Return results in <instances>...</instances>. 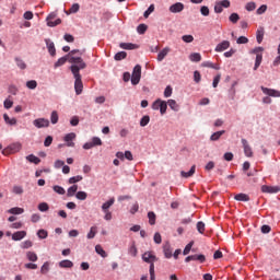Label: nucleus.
I'll use <instances>...</instances> for the list:
<instances>
[{"label": "nucleus", "instance_id": "f257e3e1", "mask_svg": "<svg viewBox=\"0 0 280 280\" xmlns=\"http://www.w3.org/2000/svg\"><path fill=\"white\" fill-rule=\"evenodd\" d=\"M79 54V56H78ZM82 51L74 49L69 52V62L71 65L70 69L71 71H82L83 69H86V62L82 59Z\"/></svg>", "mask_w": 280, "mask_h": 280}, {"label": "nucleus", "instance_id": "f03ea898", "mask_svg": "<svg viewBox=\"0 0 280 280\" xmlns=\"http://www.w3.org/2000/svg\"><path fill=\"white\" fill-rule=\"evenodd\" d=\"M142 260L145 264H150V267H149L150 279L156 280V276L154 273V261H159V258L154 254H152V252H145L144 254H142Z\"/></svg>", "mask_w": 280, "mask_h": 280}, {"label": "nucleus", "instance_id": "7ed1b4c3", "mask_svg": "<svg viewBox=\"0 0 280 280\" xmlns=\"http://www.w3.org/2000/svg\"><path fill=\"white\" fill-rule=\"evenodd\" d=\"M122 80L124 82H130L131 80V84H133V86H137V84L141 82V71H132V73L125 72L122 74Z\"/></svg>", "mask_w": 280, "mask_h": 280}, {"label": "nucleus", "instance_id": "20e7f679", "mask_svg": "<svg viewBox=\"0 0 280 280\" xmlns=\"http://www.w3.org/2000/svg\"><path fill=\"white\" fill-rule=\"evenodd\" d=\"M74 78V91L77 95H81L84 89V84L82 83V74L80 71H72Z\"/></svg>", "mask_w": 280, "mask_h": 280}, {"label": "nucleus", "instance_id": "39448f33", "mask_svg": "<svg viewBox=\"0 0 280 280\" xmlns=\"http://www.w3.org/2000/svg\"><path fill=\"white\" fill-rule=\"evenodd\" d=\"M250 54H254L256 56L254 71H257V69H259V66L261 65V60H264V47H256L250 50Z\"/></svg>", "mask_w": 280, "mask_h": 280}, {"label": "nucleus", "instance_id": "423d86ee", "mask_svg": "<svg viewBox=\"0 0 280 280\" xmlns=\"http://www.w3.org/2000/svg\"><path fill=\"white\" fill-rule=\"evenodd\" d=\"M20 151H21V143H13L7 147L5 149H3L2 154L4 156H8L9 154H14Z\"/></svg>", "mask_w": 280, "mask_h": 280}, {"label": "nucleus", "instance_id": "0eeeda50", "mask_svg": "<svg viewBox=\"0 0 280 280\" xmlns=\"http://www.w3.org/2000/svg\"><path fill=\"white\" fill-rule=\"evenodd\" d=\"M186 264H189V261H200V264H205V261H207V257H205V255L202 254H195V255H190L187 256L185 258Z\"/></svg>", "mask_w": 280, "mask_h": 280}, {"label": "nucleus", "instance_id": "6e6552de", "mask_svg": "<svg viewBox=\"0 0 280 280\" xmlns=\"http://www.w3.org/2000/svg\"><path fill=\"white\" fill-rule=\"evenodd\" d=\"M57 14L55 12L50 13L46 21H47V25L48 27H56V25H60V23H62V20L57 19L56 21H54V19H56Z\"/></svg>", "mask_w": 280, "mask_h": 280}, {"label": "nucleus", "instance_id": "1a4fd4ad", "mask_svg": "<svg viewBox=\"0 0 280 280\" xmlns=\"http://www.w3.org/2000/svg\"><path fill=\"white\" fill-rule=\"evenodd\" d=\"M74 139L75 132H70L65 136L63 141H66L67 148H75V142H73Z\"/></svg>", "mask_w": 280, "mask_h": 280}, {"label": "nucleus", "instance_id": "9d476101", "mask_svg": "<svg viewBox=\"0 0 280 280\" xmlns=\"http://www.w3.org/2000/svg\"><path fill=\"white\" fill-rule=\"evenodd\" d=\"M261 191H262V194H279L280 186L262 185L261 186Z\"/></svg>", "mask_w": 280, "mask_h": 280}, {"label": "nucleus", "instance_id": "9b49d317", "mask_svg": "<svg viewBox=\"0 0 280 280\" xmlns=\"http://www.w3.org/2000/svg\"><path fill=\"white\" fill-rule=\"evenodd\" d=\"M35 128H49V119L37 118L33 121Z\"/></svg>", "mask_w": 280, "mask_h": 280}, {"label": "nucleus", "instance_id": "f8f14e48", "mask_svg": "<svg viewBox=\"0 0 280 280\" xmlns=\"http://www.w3.org/2000/svg\"><path fill=\"white\" fill-rule=\"evenodd\" d=\"M45 43L49 55L54 58V56H56V44H54V42L49 38H46Z\"/></svg>", "mask_w": 280, "mask_h": 280}, {"label": "nucleus", "instance_id": "ddd939ff", "mask_svg": "<svg viewBox=\"0 0 280 280\" xmlns=\"http://www.w3.org/2000/svg\"><path fill=\"white\" fill-rule=\"evenodd\" d=\"M183 10H185V4H183V2H176L170 7V12L173 14H178V12H183Z\"/></svg>", "mask_w": 280, "mask_h": 280}, {"label": "nucleus", "instance_id": "4468645a", "mask_svg": "<svg viewBox=\"0 0 280 280\" xmlns=\"http://www.w3.org/2000/svg\"><path fill=\"white\" fill-rule=\"evenodd\" d=\"M229 47H231V42L229 40H223L220 44L217 45V47L214 48V50L217 52H221V51H226V49H229Z\"/></svg>", "mask_w": 280, "mask_h": 280}, {"label": "nucleus", "instance_id": "2eb2a0df", "mask_svg": "<svg viewBox=\"0 0 280 280\" xmlns=\"http://www.w3.org/2000/svg\"><path fill=\"white\" fill-rule=\"evenodd\" d=\"M261 91L265 93V95H269V97H280V92L277 90L261 86Z\"/></svg>", "mask_w": 280, "mask_h": 280}, {"label": "nucleus", "instance_id": "dca6fc26", "mask_svg": "<svg viewBox=\"0 0 280 280\" xmlns=\"http://www.w3.org/2000/svg\"><path fill=\"white\" fill-rule=\"evenodd\" d=\"M243 148H244V154L248 158L253 156V149L248 144V141L246 139H242Z\"/></svg>", "mask_w": 280, "mask_h": 280}, {"label": "nucleus", "instance_id": "f3484780", "mask_svg": "<svg viewBox=\"0 0 280 280\" xmlns=\"http://www.w3.org/2000/svg\"><path fill=\"white\" fill-rule=\"evenodd\" d=\"M264 34H266V32L264 31V26H259L256 32V40L258 45H261V43H264Z\"/></svg>", "mask_w": 280, "mask_h": 280}, {"label": "nucleus", "instance_id": "a211bd4d", "mask_svg": "<svg viewBox=\"0 0 280 280\" xmlns=\"http://www.w3.org/2000/svg\"><path fill=\"white\" fill-rule=\"evenodd\" d=\"M119 47L126 50L139 49V45L132 43H120Z\"/></svg>", "mask_w": 280, "mask_h": 280}, {"label": "nucleus", "instance_id": "6ab92c4d", "mask_svg": "<svg viewBox=\"0 0 280 280\" xmlns=\"http://www.w3.org/2000/svg\"><path fill=\"white\" fill-rule=\"evenodd\" d=\"M25 235H27V232L18 231L12 234V240H13V242H21V240H23V237H25Z\"/></svg>", "mask_w": 280, "mask_h": 280}, {"label": "nucleus", "instance_id": "aec40b11", "mask_svg": "<svg viewBox=\"0 0 280 280\" xmlns=\"http://www.w3.org/2000/svg\"><path fill=\"white\" fill-rule=\"evenodd\" d=\"M163 253L166 259H170L172 257V246L170 245V242H166L163 245Z\"/></svg>", "mask_w": 280, "mask_h": 280}, {"label": "nucleus", "instance_id": "412c9836", "mask_svg": "<svg viewBox=\"0 0 280 280\" xmlns=\"http://www.w3.org/2000/svg\"><path fill=\"white\" fill-rule=\"evenodd\" d=\"M194 174H196V165H192L190 167L189 172H185V171L180 172V176L183 178H191V176H194Z\"/></svg>", "mask_w": 280, "mask_h": 280}, {"label": "nucleus", "instance_id": "4be33fe9", "mask_svg": "<svg viewBox=\"0 0 280 280\" xmlns=\"http://www.w3.org/2000/svg\"><path fill=\"white\" fill-rule=\"evenodd\" d=\"M234 200H237L238 202H248L250 200V197L248 195L241 192L234 196Z\"/></svg>", "mask_w": 280, "mask_h": 280}, {"label": "nucleus", "instance_id": "5701e85b", "mask_svg": "<svg viewBox=\"0 0 280 280\" xmlns=\"http://www.w3.org/2000/svg\"><path fill=\"white\" fill-rule=\"evenodd\" d=\"M69 52L66 55V56H63V57H61V58H59L56 62H55V69H58V67H62V65H65L67 61L69 62Z\"/></svg>", "mask_w": 280, "mask_h": 280}, {"label": "nucleus", "instance_id": "b1692460", "mask_svg": "<svg viewBox=\"0 0 280 280\" xmlns=\"http://www.w3.org/2000/svg\"><path fill=\"white\" fill-rule=\"evenodd\" d=\"M170 51H171L170 47L163 48V49L159 52V55H158V60H159V62H161V61L165 58V56H167V54H170Z\"/></svg>", "mask_w": 280, "mask_h": 280}, {"label": "nucleus", "instance_id": "393cba45", "mask_svg": "<svg viewBox=\"0 0 280 280\" xmlns=\"http://www.w3.org/2000/svg\"><path fill=\"white\" fill-rule=\"evenodd\" d=\"M225 130L215 131L210 136V141H220V137H222V135H225Z\"/></svg>", "mask_w": 280, "mask_h": 280}, {"label": "nucleus", "instance_id": "a878e982", "mask_svg": "<svg viewBox=\"0 0 280 280\" xmlns=\"http://www.w3.org/2000/svg\"><path fill=\"white\" fill-rule=\"evenodd\" d=\"M3 119L8 126H16V118H10L8 114H3Z\"/></svg>", "mask_w": 280, "mask_h": 280}, {"label": "nucleus", "instance_id": "bb28decb", "mask_svg": "<svg viewBox=\"0 0 280 280\" xmlns=\"http://www.w3.org/2000/svg\"><path fill=\"white\" fill-rule=\"evenodd\" d=\"M202 67H207V69H214L215 71H219V69H220V65L219 63H213L211 61L203 62Z\"/></svg>", "mask_w": 280, "mask_h": 280}, {"label": "nucleus", "instance_id": "cd10ccee", "mask_svg": "<svg viewBox=\"0 0 280 280\" xmlns=\"http://www.w3.org/2000/svg\"><path fill=\"white\" fill-rule=\"evenodd\" d=\"M24 209L23 208H19V207H15V208H11L8 210V213H11L12 215H21V213H24Z\"/></svg>", "mask_w": 280, "mask_h": 280}, {"label": "nucleus", "instance_id": "c85d7f7f", "mask_svg": "<svg viewBox=\"0 0 280 280\" xmlns=\"http://www.w3.org/2000/svg\"><path fill=\"white\" fill-rule=\"evenodd\" d=\"M115 205V198H110L108 201L102 205V211H109L108 209Z\"/></svg>", "mask_w": 280, "mask_h": 280}, {"label": "nucleus", "instance_id": "c756f323", "mask_svg": "<svg viewBox=\"0 0 280 280\" xmlns=\"http://www.w3.org/2000/svg\"><path fill=\"white\" fill-rule=\"evenodd\" d=\"M26 161H28V163H34V165H38V163H40L39 158L34 154L27 155Z\"/></svg>", "mask_w": 280, "mask_h": 280}, {"label": "nucleus", "instance_id": "7c9ffc66", "mask_svg": "<svg viewBox=\"0 0 280 280\" xmlns=\"http://www.w3.org/2000/svg\"><path fill=\"white\" fill-rule=\"evenodd\" d=\"M95 253H97V255H101V257H103V258L108 257V254H106V250H104L102 245H96L95 246Z\"/></svg>", "mask_w": 280, "mask_h": 280}, {"label": "nucleus", "instance_id": "2f4dec72", "mask_svg": "<svg viewBox=\"0 0 280 280\" xmlns=\"http://www.w3.org/2000/svg\"><path fill=\"white\" fill-rule=\"evenodd\" d=\"M78 191V185H72L68 188L67 196L68 198H72V196H75V192Z\"/></svg>", "mask_w": 280, "mask_h": 280}, {"label": "nucleus", "instance_id": "473e14b6", "mask_svg": "<svg viewBox=\"0 0 280 280\" xmlns=\"http://www.w3.org/2000/svg\"><path fill=\"white\" fill-rule=\"evenodd\" d=\"M148 218H149V224H151V226H154V224H156V214L150 211L148 212Z\"/></svg>", "mask_w": 280, "mask_h": 280}, {"label": "nucleus", "instance_id": "72a5a7b5", "mask_svg": "<svg viewBox=\"0 0 280 280\" xmlns=\"http://www.w3.org/2000/svg\"><path fill=\"white\" fill-rule=\"evenodd\" d=\"M159 106L161 115H165V113H167V102L160 100Z\"/></svg>", "mask_w": 280, "mask_h": 280}, {"label": "nucleus", "instance_id": "f704fd0d", "mask_svg": "<svg viewBox=\"0 0 280 280\" xmlns=\"http://www.w3.org/2000/svg\"><path fill=\"white\" fill-rule=\"evenodd\" d=\"M189 59L191 60V62H200V60H202V56H200L199 52H192L189 56Z\"/></svg>", "mask_w": 280, "mask_h": 280}, {"label": "nucleus", "instance_id": "c9c22d12", "mask_svg": "<svg viewBox=\"0 0 280 280\" xmlns=\"http://www.w3.org/2000/svg\"><path fill=\"white\" fill-rule=\"evenodd\" d=\"M60 268H73V261L71 260H61L59 262Z\"/></svg>", "mask_w": 280, "mask_h": 280}, {"label": "nucleus", "instance_id": "e433bc0d", "mask_svg": "<svg viewBox=\"0 0 280 280\" xmlns=\"http://www.w3.org/2000/svg\"><path fill=\"white\" fill-rule=\"evenodd\" d=\"M26 257L28 261H38V255H36L34 252H27Z\"/></svg>", "mask_w": 280, "mask_h": 280}, {"label": "nucleus", "instance_id": "4c0bfd02", "mask_svg": "<svg viewBox=\"0 0 280 280\" xmlns=\"http://www.w3.org/2000/svg\"><path fill=\"white\" fill-rule=\"evenodd\" d=\"M82 179H83L82 175H77V176L70 177L68 183L69 185H75V183H80V180Z\"/></svg>", "mask_w": 280, "mask_h": 280}, {"label": "nucleus", "instance_id": "58836bf2", "mask_svg": "<svg viewBox=\"0 0 280 280\" xmlns=\"http://www.w3.org/2000/svg\"><path fill=\"white\" fill-rule=\"evenodd\" d=\"M148 124H150V116L145 115L140 119V126H141V128H145V126H148Z\"/></svg>", "mask_w": 280, "mask_h": 280}, {"label": "nucleus", "instance_id": "ea45409f", "mask_svg": "<svg viewBox=\"0 0 280 280\" xmlns=\"http://www.w3.org/2000/svg\"><path fill=\"white\" fill-rule=\"evenodd\" d=\"M52 189L56 194H59V196H65V194L67 192L65 188L59 185L54 186Z\"/></svg>", "mask_w": 280, "mask_h": 280}, {"label": "nucleus", "instance_id": "a19ab883", "mask_svg": "<svg viewBox=\"0 0 280 280\" xmlns=\"http://www.w3.org/2000/svg\"><path fill=\"white\" fill-rule=\"evenodd\" d=\"M15 62H16L19 69H21V70L27 69V65H25V61H23V59L15 58Z\"/></svg>", "mask_w": 280, "mask_h": 280}, {"label": "nucleus", "instance_id": "79ce46f5", "mask_svg": "<svg viewBox=\"0 0 280 280\" xmlns=\"http://www.w3.org/2000/svg\"><path fill=\"white\" fill-rule=\"evenodd\" d=\"M77 12H80V4L74 3L71 5V8L68 11V14H75Z\"/></svg>", "mask_w": 280, "mask_h": 280}, {"label": "nucleus", "instance_id": "37998d69", "mask_svg": "<svg viewBox=\"0 0 280 280\" xmlns=\"http://www.w3.org/2000/svg\"><path fill=\"white\" fill-rule=\"evenodd\" d=\"M11 96H9L7 100H4L3 102V106L4 108H7V110H10V108H12V106H14V102L10 100Z\"/></svg>", "mask_w": 280, "mask_h": 280}, {"label": "nucleus", "instance_id": "c03bdc74", "mask_svg": "<svg viewBox=\"0 0 280 280\" xmlns=\"http://www.w3.org/2000/svg\"><path fill=\"white\" fill-rule=\"evenodd\" d=\"M167 104L172 110L178 112L179 106L174 100H168Z\"/></svg>", "mask_w": 280, "mask_h": 280}, {"label": "nucleus", "instance_id": "a18cd8bd", "mask_svg": "<svg viewBox=\"0 0 280 280\" xmlns=\"http://www.w3.org/2000/svg\"><path fill=\"white\" fill-rule=\"evenodd\" d=\"M126 56H128V54L126 51H119L115 55V60L119 61V60H125Z\"/></svg>", "mask_w": 280, "mask_h": 280}, {"label": "nucleus", "instance_id": "49530a36", "mask_svg": "<svg viewBox=\"0 0 280 280\" xmlns=\"http://www.w3.org/2000/svg\"><path fill=\"white\" fill-rule=\"evenodd\" d=\"M192 247H194V241H191L186 245V247L183 250V255H189V253H191Z\"/></svg>", "mask_w": 280, "mask_h": 280}, {"label": "nucleus", "instance_id": "de8ad7c7", "mask_svg": "<svg viewBox=\"0 0 280 280\" xmlns=\"http://www.w3.org/2000/svg\"><path fill=\"white\" fill-rule=\"evenodd\" d=\"M26 86L27 89H31L32 91H34V89L38 86V83L36 82V80H31L26 82Z\"/></svg>", "mask_w": 280, "mask_h": 280}, {"label": "nucleus", "instance_id": "09e8293b", "mask_svg": "<svg viewBox=\"0 0 280 280\" xmlns=\"http://www.w3.org/2000/svg\"><path fill=\"white\" fill-rule=\"evenodd\" d=\"M88 194L86 192H84V191H78L77 194H75V198L78 199V200H86V198H88Z\"/></svg>", "mask_w": 280, "mask_h": 280}, {"label": "nucleus", "instance_id": "8fccbe9b", "mask_svg": "<svg viewBox=\"0 0 280 280\" xmlns=\"http://www.w3.org/2000/svg\"><path fill=\"white\" fill-rule=\"evenodd\" d=\"M8 93H10L11 95H16V93H19V88H16V85H9L8 88Z\"/></svg>", "mask_w": 280, "mask_h": 280}, {"label": "nucleus", "instance_id": "3c124183", "mask_svg": "<svg viewBox=\"0 0 280 280\" xmlns=\"http://www.w3.org/2000/svg\"><path fill=\"white\" fill-rule=\"evenodd\" d=\"M229 21L231 22V23H237V21H240V14H237V13H232L230 16H229Z\"/></svg>", "mask_w": 280, "mask_h": 280}, {"label": "nucleus", "instance_id": "603ef678", "mask_svg": "<svg viewBox=\"0 0 280 280\" xmlns=\"http://www.w3.org/2000/svg\"><path fill=\"white\" fill-rule=\"evenodd\" d=\"M137 32H138V34H145V32H148V25H145V24H140V25L137 27Z\"/></svg>", "mask_w": 280, "mask_h": 280}, {"label": "nucleus", "instance_id": "864d4df0", "mask_svg": "<svg viewBox=\"0 0 280 280\" xmlns=\"http://www.w3.org/2000/svg\"><path fill=\"white\" fill-rule=\"evenodd\" d=\"M47 230H38L37 232V236L39 237V240H47Z\"/></svg>", "mask_w": 280, "mask_h": 280}, {"label": "nucleus", "instance_id": "5fc2aeb1", "mask_svg": "<svg viewBox=\"0 0 280 280\" xmlns=\"http://www.w3.org/2000/svg\"><path fill=\"white\" fill-rule=\"evenodd\" d=\"M42 275H47L49 272V261L44 262V265L40 268Z\"/></svg>", "mask_w": 280, "mask_h": 280}, {"label": "nucleus", "instance_id": "6e6d98bb", "mask_svg": "<svg viewBox=\"0 0 280 280\" xmlns=\"http://www.w3.org/2000/svg\"><path fill=\"white\" fill-rule=\"evenodd\" d=\"M38 210L42 212L49 211V205L47 202H42L38 205Z\"/></svg>", "mask_w": 280, "mask_h": 280}, {"label": "nucleus", "instance_id": "4d7b16f0", "mask_svg": "<svg viewBox=\"0 0 280 280\" xmlns=\"http://www.w3.org/2000/svg\"><path fill=\"white\" fill-rule=\"evenodd\" d=\"M197 231L201 235H202V233H205V222H202V221L197 222Z\"/></svg>", "mask_w": 280, "mask_h": 280}, {"label": "nucleus", "instance_id": "13d9d810", "mask_svg": "<svg viewBox=\"0 0 280 280\" xmlns=\"http://www.w3.org/2000/svg\"><path fill=\"white\" fill-rule=\"evenodd\" d=\"M51 124H58V112L54 110L50 115Z\"/></svg>", "mask_w": 280, "mask_h": 280}, {"label": "nucleus", "instance_id": "bf43d9fd", "mask_svg": "<svg viewBox=\"0 0 280 280\" xmlns=\"http://www.w3.org/2000/svg\"><path fill=\"white\" fill-rule=\"evenodd\" d=\"M255 8H257V4H255V2H248L245 5V10H247V12H253V10H255Z\"/></svg>", "mask_w": 280, "mask_h": 280}, {"label": "nucleus", "instance_id": "052dcab7", "mask_svg": "<svg viewBox=\"0 0 280 280\" xmlns=\"http://www.w3.org/2000/svg\"><path fill=\"white\" fill-rule=\"evenodd\" d=\"M51 143H54V137H51V136L46 137V139L44 141L45 148H49V145H51Z\"/></svg>", "mask_w": 280, "mask_h": 280}, {"label": "nucleus", "instance_id": "680f3d73", "mask_svg": "<svg viewBox=\"0 0 280 280\" xmlns=\"http://www.w3.org/2000/svg\"><path fill=\"white\" fill-rule=\"evenodd\" d=\"M152 12H154V4H151L148 10L143 13L144 19H148V16H150V14H152Z\"/></svg>", "mask_w": 280, "mask_h": 280}, {"label": "nucleus", "instance_id": "e2e57ef3", "mask_svg": "<svg viewBox=\"0 0 280 280\" xmlns=\"http://www.w3.org/2000/svg\"><path fill=\"white\" fill-rule=\"evenodd\" d=\"M200 12H201L202 16H209V14H210L209 7H207V5L201 7Z\"/></svg>", "mask_w": 280, "mask_h": 280}, {"label": "nucleus", "instance_id": "0e129e2a", "mask_svg": "<svg viewBox=\"0 0 280 280\" xmlns=\"http://www.w3.org/2000/svg\"><path fill=\"white\" fill-rule=\"evenodd\" d=\"M182 40H184V43H194V36L192 35H184L182 37Z\"/></svg>", "mask_w": 280, "mask_h": 280}, {"label": "nucleus", "instance_id": "69168bd1", "mask_svg": "<svg viewBox=\"0 0 280 280\" xmlns=\"http://www.w3.org/2000/svg\"><path fill=\"white\" fill-rule=\"evenodd\" d=\"M13 194H16L18 196H21V194H23V187L13 186Z\"/></svg>", "mask_w": 280, "mask_h": 280}, {"label": "nucleus", "instance_id": "338daca9", "mask_svg": "<svg viewBox=\"0 0 280 280\" xmlns=\"http://www.w3.org/2000/svg\"><path fill=\"white\" fill-rule=\"evenodd\" d=\"M129 253L132 255V257H137V245L132 244L129 248Z\"/></svg>", "mask_w": 280, "mask_h": 280}, {"label": "nucleus", "instance_id": "774afa93", "mask_svg": "<svg viewBox=\"0 0 280 280\" xmlns=\"http://www.w3.org/2000/svg\"><path fill=\"white\" fill-rule=\"evenodd\" d=\"M92 144L94 145V148L96 145H102V139H100L97 137L92 138Z\"/></svg>", "mask_w": 280, "mask_h": 280}]
</instances>
